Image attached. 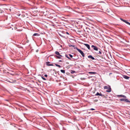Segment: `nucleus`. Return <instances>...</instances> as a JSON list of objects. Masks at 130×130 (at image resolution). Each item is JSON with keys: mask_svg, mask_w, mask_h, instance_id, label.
Returning a JSON list of instances; mask_svg holds the SVG:
<instances>
[{"mask_svg": "<svg viewBox=\"0 0 130 130\" xmlns=\"http://www.w3.org/2000/svg\"><path fill=\"white\" fill-rule=\"evenodd\" d=\"M95 95H99L101 96L103 98H107V96L106 95H105L101 93H99L98 92H97L96 93Z\"/></svg>", "mask_w": 130, "mask_h": 130, "instance_id": "nucleus-1", "label": "nucleus"}, {"mask_svg": "<svg viewBox=\"0 0 130 130\" xmlns=\"http://www.w3.org/2000/svg\"><path fill=\"white\" fill-rule=\"evenodd\" d=\"M104 89H107V90H106V92H109L111 91V88L109 86H105L104 87Z\"/></svg>", "mask_w": 130, "mask_h": 130, "instance_id": "nucleus-2", "label": "nucleus"}, {"mask_svg": "<svg viewBox=\"0 0 130 130\" xmlns=\"http://www.w3.org/2000/svg\"><path fill=\"white\" fill-rule=\"evenodd\" d=\"M74 48L77 50L80 53L83 57L85 56V55L84 53L80 50L77 47H75Z\"/></svg>", "mask_w": 130, "mask_h": 130, "instance_id": "nucleus-3", "label": "nucleus"}, {"mask_svg": "<svg viewBox=\"0 0 130 130\" xmlns=\"http://www.w3.org/2000/svg\"><path fill=\"white\" fill-rule=\"evenodd\" d=\"M91 47L92 48H93V50H94L96 51H98V50L99 48L96 46H95L92 45L91 46Z\"/></svg>", "mask_w": 130, "mask_h": 130, "instance_id": "nucleus-4", "label": "nucleus"}, {"mask_svg": "<svg viewBox=\"0 0 130 130\" xmlns=\"http://www.w3.org/2000/svg\"><path fill=\"white\" fill-rule=\"evenodd\" d=\"M84 45H85L89 50L90 49V46L89 45L87 44H84Z\"/></svg>", "mask_w": 130, "mask_h": 130, "instance_id": "nucleus-5", "label": "nucleus"}, {"mask_svg": "<svg viewBox=\"0 0 130 130\" xmlns=\"http://www.w3.org/2000/svg\"><path fill=\"white\" fill-rule=\"evenodd\" d=\"M98 50H99V51L98 52H97V53L98 54L101 55L102 54V50L99 48L98 49Z\"/></svg>", "mask_w": 130, "mask_h": 130, "instance_id": "nucleus-6", "label": "nucleus"}, {"mask_svg": "<svg viewBox=\"0 0 130 130\" xmlns=\"http://www.w3.org/2000/svg\"><path fill=\"white\" fill-rule=\"evenodd\" d=\"M123 77L126 79H128L129 78V77L125 75H123Z\"/></svg>", "mask_w": 130, "mask_h": 130, "instance_id": "nucleus-7", "label": "nucleus"}, {"mask_svg": "<svg viewBox=\"0 0 130 130\" xmlns=\"http://www.w3.org/2000/svg\"><path fill=\"white\" fill-rule=\"evenodd\" d=\"M50 63V62H47L46 63V65L47 66H53L54 65L53 64H49Z\"/></svg>", "mask_w": 130, "mask_h": 130, "instance_id": "nucleus-8", "label": "nucleus"}, {"mask_svg": "<svg viewBox=\"0 0 130 130\" xmlns=\"http://www.w3.org/2000/svg\"><path fill=\"white\" fill-rule=\"evenodd\" d=\"M55 54L57 55L58 56H62L59 53L58 51H56L55 52Z\"/></svg>", "mask_w": 130, "mask_h": 130, "instance_id": "nucleus-9", "label": "nucleus"}, {"mask_svg": "<svg viewBox=\"0 0 130 130\" xmlns=\"http://www.w3.org/2000/svg\"><path fill=\"white\" fill-rule=\"evenodd\" d=\"M117 96H120L122 97H123L124 98H126V96L124 95H117Z\"/></svg>", "mask_w": 130, "mask_h": 130, "instance_id": "nucleus-10", "label": "nucleus"}, {"mask_svg": "<svg viewBox=\"0 0 130 130\" xmlns=\"http://www.w3.org/2000/svg\"><path fill=\"white\" fill-rule=\"evenodd\" d=\"M88 58H90L92 60H94L95 59L93 57L92 55H90L88 56Z\"/></svg>", "mask_w": 130, "mask_h": 130, "instance_id": "nucleus-11", "label": "nucleus"}, {"mask_svg": "<svg viewBox=\"0 0 130 130\" xmlns=\"http://www.w3.org/2000/svg\"><path fill=\"white\" fill-rule=\"evenodd\" d=\"M65 56L67 58H68L70 60H72V59H71L69 57V56H68V55H67L66 54Z\"/></svg>", "mask_w": 130, "mask_h": 130, "instance_id": "nucleus-12", "label": "nucleus"}, {"mask_svg": "<svg viewBox=\"0 0 130 130\" xmlns=\"http://www.w3.org/2000/svg\"><path fill=\"white\" fill-rule=\"evenodd\" d=\"M40 35L38 33H35L33 35V36H39Z\"/></svg>", "mask_w": 130, "mask_h": 130, "instance_id": "nucleus-13", "label": "nucleus"}, {"mask_svg": "<svg viewBox=\"0 0 130 130\" xmlns=\"http://www.w3.org/2000/svg\"><path fill=\"white\" fill-rule=\"evenodd\" d=\"M88 73L89 74H96V72H89Z\"/></svg>", "mask_w": 130, "mask_h": 130, "instance_id": "nucleus-14", "label": "nucleus"}, {"mask_svg": "<svg viewBox=\"0 0 130 130\" xmlns=\"http://www.w3.org/2000/svg\"><path fill=\"white\" fill-rule=\"evenodd\" d=\"M55 56L56 57V58H57V59H61V56H57V55H56Z\"/></svg>", "mask_w": 130, "mask_h": 130, "instance_id": "nucleus-15", "label": "nucleus"}, {"mask_svg": "<svg viewBox=\"0 0 130 130\" xmlns=\"http://www.w3.org/2000/svg\"><path fill=\"white\" fill-rule=\"evenodd\" d=\"M70 73L71 74H73L74 73H76L75 71H73V70H71L70 71Z\"/></svg>", "mask_w": 130, "mask_h": 130, "instance_id": "nucleus-16", "label": "nucleus"}, {"mask_svg": "<svg viewBox=\"0 0 130 130\" xmlns=\"http://www.w3.org/2000/svg\"><path fill=\"white\" fill-rule=\"evenodd\" d=\"M125 102H129L130 103V101H129L127 99H125Z\"/></svg>", "mask_w": 130, "mask_h": 130, "instance_id": "nucleus-17", "label": "nucleus"}, {"mask_svg": "<svg viewBox=\"0 0 130 130\" xmlns=\"http://www.w3.org/2000/svg\"><path fill=\"white\" fill-rule=\"evenodd\" d=\"M120 19L122 21H123V22L125 23L126 21H127L126 20H124L121 18H120Z\"/></svg>", "mask_w": 130, "mask_h": 130, "instance_id": "nucleus-18", "label": "nucleus"}, {"mask_svg": "<svg viewBox=\"0 0 130 130\" xmlns=\"http://www.w3.org/2000/svg\"><path fill=\"white\" fill-rule=\"evenodd\" d=\"M60 71L62 73H65V71L64 70H60Z\"/></svg>", "mask_w": 130, "mask_h": 130, "instance_id": "nucleus-19", "label": "nucleus"}, {"mask_svg": "<svg viewBox=\"0 0 130 130\" xmlns=\"http://www.w3.org/2000/svg\"><path fill=\"white\" fill-rule=\"evenodd\" d=\"M125 99H120V101H125Z\"/></svg>", "mask_w": 130, "mask_h": 130, "instance_id": "nucleus-20", "label": "nucleus"}, {"mask_svg": "<svg viewBox=\"0 0 130 130\" xmlns=\"http://www.w3.org/2000/svg\"><path fill=\"white\" fill-rule=\"evenodd\" d=\"M55 65L57 67H59V68H60L61 67V66L60 65H59L58 64H56Z\"/></svg>", "mask_w": 130, "mask_h": 130, "instance_id": "nucleus-21", "label": "nucleus"}, {"mask_svg": "<svg viewBox=\"0 0 130 130\" xmlns=\"http://www.w3.org/2000/svg\"><path fill=\"white\" fill-rule=\"evenodd\" d=\"M125 23L127 24L130 25V23L128 22L127 21H126Z\"/></svg>", "mask_w": 130, "mask_h": 130, "instance_id": "nucleus-22", "label": "nucleus"}, {"mask_svg": "<svg viewBox=\"0 0 130 130\" xmlns=\"http://www.w3.org/2000/svg\"><path fill=\"white\" fill-rule=\"evenodd\" d=\"M69 55L70 57H71V58H72L73 57V55H72L70 54H69Z\"/></svg>", "mask_w": 130, "mask_h": 130, "instance_id": "nucleus-23", "label": "nucleus"}, {"mask_svg": "<svg viewBox=\"0 0 130 130\" xmlns=\"http://www.w3.org/2000/svg\"><path fill=\"white\" fill-rule=\"evenodd\" d=\"M42 77V78L44 80H46V79H45V78L44 77H43L42 76V77Z\"/></svg>", "mask_w": 130, "mask_h": 130, "instance_id": "nucleus-24", "label": "nucleus"}, {"mask_svg": "<svg viewBox=\"0 0 130 130\" xmlns=\"http://www.w3.org/2000/svg\"><path fill=\"white\" fill-rule=\"evenodd\" d=\"M89 110H94L95 109H93V108H91L90 109H89Z\"/></svg>", "mask_w": 130, "mask_h": 130, "instance_id": "nucleus-25", "label": "nucleus"}, {"mask_svg": "<svg viewBox=\"0 0 130 130\" xmlns=\"http://www.w3.org/2000/svg\"><path fill=\"white\" fill-rule=\"evenodd\" d=\"M44 76H45V77H46L47 76V74H45L44 75Z\"/></svg>", "mask_w": 130, "mask_h": 130, "instance_id": "nucleus-26", "label": "nucleus"}, {"mask_svg": "<svg viewBox=\"0 0 130 130\" xmlns=\"http://www.w3.org/2000/svg\"><path fill=\"white\" fill-rule=\"evenodd\" d=\"M66 34H67L69 35V33L68 32H66Z\"/></svg>", "mask_w": 130, "mask_h": 130, "instance_id": "nucleus-27", "label": "nucleus"}, {"mask_svg": "<svg viewBox=\"0 0 130 130\" xmlns=\"http://www.w3.org/2000/svg\"><path fill=\"white\" fill-rule=\"evenodd\" d=\"M59 62H62V61H61V60H59Z\"/></svg>", "mask_w": 130, "mask_h": 130, "instance_id": "nucleus-28", "label": "nucleus"}, {"mask_svg": "<svg viewBox=\"0 0 130 130\" xmlns=\"http://www.w3.org/2000/svg\"><path fill=\"white\" fill-rule=\"evenodd\" d=\"M69 46H72V45H70Z\"/></svg>", "mask_w": 130, "mask_h": 130, "instance_id": "nucleus-29", "label": "nucleus"}, {"mask_svg": "<svg viewBox=\"0 0 130 130\" xmlns=\"http://www.w3.org/2000/svg\"><path fill=\"white\" fill-rule=\"evenodd\" d=\"M38 50H36V52H38Z\"/></svg>", "mask_w": 130, "mask_h": 130, "instance_id": "nucleus-30", "label": "nucleus"}, {"mask_svg": "<svg viewBox=\"0 0 130 130\" xmlns=\"http://www.w3.org/2000/svg\"><path fill=\"white\" fill-rule=\"evenodd\" d=\"M27 1H29V0H25V1L26 2H27Z\"/></svg>", "mask_w": 130, "mask_h": 130, "instance_id": "nucleus-31", "label": "nucleus"}, {"mask_svg": "<svg viewBox=\"0 0 130 130\" xmlns=\"http://www.w3.org/2000/svg\"><path fill=\"white\" fill-rule=\"evenodd\" d=\"M2 11H0V13H2Z\"/></svg>", "mask_w": 130, "mask_h": 130, "instance_id": "nucleus-32", "label": "nucleus"}, {"mask_svg": "<svg viewBox=\"0 0 130 130\" xmlns=\"http://www.w3.org/2000/svg\"><path fill=\"white\" fill-rule=\"evenodd\" d=\"M5 100L6 101H8V100Z\"/></svg>", "mask_w": 130, "mask_h": 130, "instance_id": "nucleus-33", "label": "nucleus"}, {"mask_svg": "<svg viewBox=\"0 0 130 130\" xmlns=\"http://www.w3.org/2000/svg\"><path fill=\"white\" fill-rule=\"evenodd\" d=\"M72 59H75L74 58H73Z\"/></svg>", "mask_w": 130, "mask_h": 130, "instance_id": "nucleus-34", "label": "nucleus"}, {"mask_svg": "<svg viewBox=\"0 0 130 130\" xmlns=\"http://www.w3.org/2000/svg\"><path fill=\"white\" fill-rule=\"evenodd\" d=\"M1 9H0V10Z\"/></svg>", "mask_w": 130, "mask_h": 130, "instance_id": "nucleus-35", "label": "nucleus"}]
</instances>
